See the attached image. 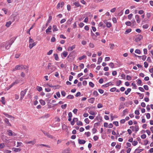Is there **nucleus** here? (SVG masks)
<instances>
[{"label": "nucleus", "mask_w": 153, "mask_h": 153, "mask_svg": "<svg viewBox=\"0 0 153 153\" xmlns=\"http://www.w3.org/2000/svg\"><path fill=\"white\" fill-rule=\"evenodd\" d=\"M26 69H27V71L28 69L27 66L19 65H16L15 68L13 69V71H14L16 70H23Z\"/></svg>", "instance_id": "nucleus-1"}, {"label": "nucleus", "mask_w": 153, "mask_h": 153, "mask_svg": "<svg viewBox=\"0 0 153 153\" xmlns=\"http://www.w3.org/2000/svg\"><path fill=\"white\" fill-rule=\"evenodd\" d=\"M91 32L92 36H95V37L93 38L94 40H97L98 38H99V37H97L98 36H99L100 35V33H99L98 32H96L95 33V34L92 32V30H91Z\"/></svg>", "instance_id": "nucleus-2"}, {"label": "nucleus", "mask_w": 153, "mask_h": 153, "mask_svg": "<svg viewBox=\"0 0 153 153\" xmlns=\"http://www.w3.org/2000/svg\"><path fill=\"white\" fill-rule=\"evenodd\" d=\"M143 38V36L140 35L136 36L135 38V41L137 42L140 41Z\"/></svg>", "instance_id": "nucleus-3"}, {"label": "nucleus", "mask_w": 153, "mask_h": 153, "mask_svg": "<svg viewBox=\"0 0 153 153\" xmlns=\"http://www.w3.org/2000/svg\"><path fill=\"white\" fill-rule=\"evenodd\" d=\"M7 132L8 133V135L9 136H16V134L14 132H13L11 130H7Z\"/></svg>", "instance_id": "nucleus-4"}, {"label": "nucleus", "mask_w": 153, "mask_h": 153, "mask_svg": "<svg viewBox=\"0 0 153 153\" xmlns=\"http://www.w3.org/2000/svg\"><path fill=\"white\" fill-rule=\"evenodd\" d=\"M48 69L49 70L50 72V74L52 73L53 71L55 70L56 67L54 65H52L50 67H48Z\"/></svg>", "instance_id": "nucleus-5"}, {"label": "nucleus", "mask_w": 153, "mask_h": 153, "mask_svg": "<svg viewBox=\"0 0 153 153\" xmlns=\"http://www.w3.org/2000/svg\"><path fill=\"white\" fill-rule=\"evenodd\" d=\"M76 47V45H73L71 47H69L68 48V51H71L73 49L75 48Z\"/></svg>", "instance_id": "nucleus-6"}, {"label": "nucleus", "mask_w": 153, "mask_h": 153, "mask_svg": "<svg viewBox=\"0 0 153 153\" xmlns=\"http://www.w3.org/2000/svg\"><path fill=\"white\" fill-rule=\"evenodd\" d=\"M52 29V27L51 26H50L46 30L45 32L46 33L48 34L49 33H51V30Z\"/></svg>", "instance_id": "nucleus-7"}, {"label": "nucleus", "mask_w": 153, "mask_h": 153, "mask_svg": "<svg viewBox=\"0 0 153 153\" xmlns=\"http://www.w3.org/2000/svg\"><path fill=\"white\" fill-rule=\"evenodd\" d=\"M135 18L137 22L138 23H140V19L139 16L138 15H136L135 16Z\"/></svg>", "instance_id": "nucleus-8"}, {"label": "nucleus", "mask_w": 153, "mask_h": 153, "mask_svg": "<svg viewBox=\"0 0 153 153\" xmlns=\"http://www.w3.org/2000/svg\"><path fill=\"white\" fill-rule=\"evenodd\" d=\"M4 121L7 126H11V124L9 123V120L7 118H5L4 119Z\"/></svg>", "instance_id": "nucleus-9"}, {"label": "nucleus", "mask_w": 153, "mask_h": 153, "mask_svg": "<svg viewBox=\"0 0 153 153\" xmlns=\"http://www.w3.org/2000/svg\"><path fill=\"white\" fill-rule=\"evenodd\" d=\"M23 81V79H20V80L19 79H17L16 80L15 82H13V83H14V85H15L16 84H17L18 83H19Z\"/></svg>", "instance_id": "nucleus-10"}, {"label": "nucleus", "mask_w": 153, "mask_h": 153, "mask_svg": "<svg viewBox=\"0 0 153 153\" xmlns=\"http://www.w3.org/2000/svg\"><path fill=\"white\" fill-rule=\"evenodd\" d=\"M36 142L35 140L30 141L28 142L26 141H25V143L26 144H31L32 145H34L35 143Z\"/></svg>", "instance_id": "nucleus-11"}, {"label": "nucleus", "mask_w": 153, "mask_h": 153, "mask_svg": "<svg viewBox=\"0 0 153 153\" xmlns=\"http://www.w3.org/2000/svg\"><path fill=\"white\" fill-rule=\"evenodd\" d=\"M78 121V119L77 118H74V119L72 120V121L71 122V124L72 126L74 125L75 123V122Z\"/></svg>", "instance_id": "nucleus-12"}, {"label": "nucleus", "mask_w": 153, "mask_h": 153, "mask_svg": "<svg viewBox=\"0 0 153 153\" xmlns=\"http://www.w3.org/2000/svg\"><path fill=\"white\" fill-rule=\"evenodd\" d=\"M78 143L80 144H84L85 143V141L83 140L79 139L78 140Z\"/></svg>", "instance_id": "nucleus-13"}, {"label": "nucleus", "mask_w": 153, "mask_h": 153, "mask_svg": "<svg viewBox=\"0 0 153 153\" xmlns=\"http://www.w3.org/2000/svg\"><path fill=\"white\" fill-rule=\"evenodd\" d=\"M27 89H25L24 91H22L20 93L21 96H24L27 91Z\"/></svg>", "instance_id": "nucleus-14"}, {"label": "nucleus", "mask_w": 153, "mask_h": 153, "mask_svg": "<svg viewBox=\"0 0 153 153\" xmlns=\"http://www.w3.org/2000/svg\"><path fill=\"white\" fill-rule=\"evenodd\" d=\"M36 45V42H33L32 43H30L29 45V48L30 49H31L33 47L35 46Z\"/></svg>", "instance_id": "nucleus-15"}, {"label": "nucleus", "mask_w": 153, "mask_h": 153, "mask_svg": "<svg viewBox=\"0 0 153 153\" xmlns=\"http://www.w3.org/2000/svg\"><path fill=\"white\" fill-rule=\"evenodd\" d=\"M70 151V149H68L62 151V153H71Z\"/></svg>", "instance_id": "nucleus-16"}, {"label": "nucleus", "mask_w": 153, "mask_h": 153, "mask_svg": "<svg viewBox=\"0 0 153 153\" xmlns=\"http://www.w3.org/2000/svg\"><path fill=\"white\" fill-rule=\"evenodd\" d=\"M143 150V149H137L135 150L134 153H140Z\"/></svg>", "instance_id": "nucleus-17"}, {"label": "nucleus", "mask_w": 153, "mask_h": 153, "mask_svg": "<svg viewBox=\"0 0 153 153\" xmlns=\"http://www.w3.org/2000/svg\"><path fill=\"white\" fill-rule=\"evenodd\" d=\"M95 100V98L94 97L91 98L88 100V102L91 103H93Z\"/></svg>", "instance_id": "nucleus-18"}, {"label": "nucleus", "mask_w": 153, "mask_h": 153, "mask_svg": "<svg viewBox=\"0 0 153 153\" xmlns=\"http://www.w3.org/2000/svg\"><path fill=\"white\" fill-rule=\"evenodd\" d=\"M3 114H4L8 118H13V119H14V117H13V116L8 114H7L6 113H4Z\"/></svg>", "instance_id": "nucleus-19"}, {"label": "nucleus", "mask_w": 153, "mask_h": 153, "mask_svg": "<svg viewBox=\"0 0 153 153\" xmlns=\"http://www.w3.org/2000/svg\"><path fill=\"white\" fill-rule=\"evenodd\" d=\"M13 151H14L15 152H20L21 150V149L20 148H13Z\"/></svg>", "instance_id": "nucleus-20"}, {"label": "nucleus", "mask_w": 153, "mask_h": 153, "mask_svg": "<svg viewBox=\"0 0 153 153\" xmlns=\"http://www.w3.org/2000/svg\"><path fill=\"white\" fill-rule=\"evenodd\" d=\"M58 29L57 28V26L56 25H53V32L57 31Z\"/></svg>", "instance_id": "nucleus-21"}, {"label": "nucleus", "mask_w": 153, "mask_h": 153, "mask_svg": "<svg viewBox=\"0 0 153 153\" xmlns=\"http://www.w3.org/2000/svg\"><path fill=\"white\" fill-rule=\"evenodd\" d=\"M131 91V89L130 88H128L127 90L125 92V94L126 95H128L129 93Z\"/></svg>", "instance_id": "nucleus-22"}, {"label": "nucleus", "mask_w": 153, "mask_h": 153, "mask_svg": "<svg viewBox=\"0 0 153 153\" xmlns=\"http://www.w3.org/2000/svg\"><path fill=\"white\" fill-rule=\"evenodd\" d=\"M73 19L71 18L69 19L67 22V23L68 25H70Z\"/></svg>", "instance_id": "nucleus-23"}, {"label": "nucleus", "mask_w": 153, "mask_h": 153, "mask_svg": "<svg viewBox=\"0 0 153 153\" xmlns=\"http://www.w3.org/2000/svg\"><path fill=\"white\" fill-rule=\"evenodd\" d=\"M12 23V22L10 21H9V22H7L6 23L5 26L7 27H9L10 25Z\"/></svg>", "instance_id": "nucleus-24"}, {"label": "nucleus", "mask_w": 153, "mask_h": 153, "mask_svg": "<svg viewBox=\"0 0 153 153\" xmlns=\"http://www.w3.org/2000/svg\"><path fill=\"white\" fill-rule=\"evenodd\" d=\"M50 115L49 114H46L44 115L42 117V118H47L50 117Z\"/></svg>", "instance_id": "nucleus-25"}, {"label": "nucleus", "mask_w": 153, "mask_h": 153, "mask_svg": "<svg viewBox=\"0 0 153 153\" xmlns=\"http://www.w3.org/2000/svg\"><path fill=\"white\" fill-rule=\"evenodd\" d=\"M53 56L54 57L55 59L57 61L59 59V57L58 56V55L57 53H55L53 54Z\"/></svg>", "instance_id": "nucleus-26"}, {"label": "nucleus", "mask_w": 153, "mask_h": 153, "mask_svg": "<svg viewBox=\"0 0 153 153\" xmlns=\"http://www.w3.org/2000/svg\"><path fill=\"white\" fill-rule=\"evenodd\" d=\"M102 58L101 57H99L98 59L97 64H100V63L102 62Z\"/></svg>", "instance_id": "nucleus-27"}, {"label": "nucleus", "mask_w": 153, "mask_h": 153, "mask_svg": "<svg viewBox=\"0 0 153 153\" xmlns=\"http://www.w3.org/2000/svg\"><path fill=\"white\" fill-rule=\"evenodd\" d=\"M39 102L40 104L42 105H44L45 104V102L42 100H40Z\"/></svg>", "instance_id": "nucleus-28"}, {"label": "nucleus", "mask_w": 153, "mask_h": 153, "mask_svg": "<svg viewBox=\"0 0 153 153\" xmlns=\"http://www.w3.org/2000/svg\"><path fill=\"white\" fill-rule=\"evenodd\" d=\"M5 49H8L9 48L11 45H8V42L7 43L5 44Z\"/></svg>", "instance_id": "nucleus-29"}, {"label": "nucleus", "mask_w": 153, "mask_h": 153, "mask_svg": "<svg viewBox=\"0 0 153 153\" xmlns=\"http://www.w3.org/2000/svg\"><path fill=\"white\" fill-rule=\"evenodd\" d=\"M67 98L69 99H73L74 98V97L73 95H69L67 97Z\"/></svg>", "instance_id": "nucleus-30"}, {"label": "nucleus", "mask_w": 153, "mask_h": 153, "mask_svg": "<svg viewBox=\"0 0 153 153\" xmlns=\"http://www.w3.org/2000/svg\"><path fill=\"white\" fill-rule=\"evenodd\" d=\"M74 4L76 6V7H79L80 6L79 3L78 2H75L74 3Z\"/></svg>", "instance_id": "nucleus-31"}, {"label": "nucleus", "mask_w": 153, "mask_h": 153, "mask_svg": "<svg viewBox=\"0 0 153 153\" xmlns=\"http://www.w3.org/2000/svg\"><path fill=\"white\" fill-rule=\"evenodd\" d=\"M109 65L110 67L112 68H114V65L113 63V62H110L109 64Z\"/></svg>", "instance_id": "nucleus-32"}, {"label": "nucleus", "mask_w": 153, "mask_h": 153, "mask_svg": "<svg viewBox=\"0 0 153 153\" xmlns=\"http://www.w3.org/2000/svg\"><path fill=\"white\" fill-rule=\"evenodd\" d=\"M14 40L13 39H11L8 42V45H11L14 42Z\"/></svg>", "instance_id": "nucleus-33"}, {"label": "nucleus", "mask_w": 153, "mask_h": 153, "mask_svg": "<svg viewBox=\"0 0 153 153\" xmlns=\"http://www.w3.org/2000/svg\"><path fill=\"white\" fill-rule=\"evenodd\" d=\"M14 40L13 39H11L8 42V45H11L14 42Z\"/></svg>", "instance_id": "nucleus-34"}, {"label": "nucleus", "mask_w": 153, "mask_h": 153, "mask_svg": "<svg viewBox=\"0 0 153 153\" xmlns=\"http://www.w3.org/2000/svg\"><path fill=\"white\" fill-rule=\"evenodd\" d=\"M128 112V111L127 109H126L123 111V115L125 116L126 113H127Z\"/></svg>", "instance_id": "nucleus-35"}, {"label": "nucleus", "mask_w": 153, "mask_h": 153, "mask_svg": "<svg viewBox=\"0 0 153 153\" xmlns=\"http://www.w3.org/2000/svg\"><path fill=\"white\" fill-rule=\"evenodd\" d=\"M68 52L65 51H64L62 53V54L64 56V57H66L68 55Z\"/></svg>", "instance_id": "nucleus-36"}, {"label": "nucleus", "mask_w": 153, "mask_h": 153, "mask_svg": "<svg viewBox=\"0 0 153 153\" xmlns=\"http://www.w3.org/2000/svg\"><path fill=\"white\" fill-rule=\"evenodd\" d=\"M99 26L103 28H104L105 27V26L103 25V22H101L99 23Z\"/></svg>", "instance_id": "nucleus-37"}, {"label": "nucleus", "mask_w": 153, "mask_h": 153, "mask_svg": "<svg viewBox=\"0 0 153 153\" xmlns=\"http://www.w3.org/2000/svg\"><path fill=\"white\" fill-rule=\"evenodd\" d=\"M125 24L128 26H130L131 25V23L130 21H127L126 22Z\"/></svg>", "instance_id": "nucleus-38"}, {"label": "nucleus", "mask_w": 153, "mask_h": 153, "mask_svg": "<svg viewBox=\"0 0 153 153\" xmlns=\"http://www.w3.org/2000/svg\"><path fill=\"white\" fill-rule=\"evenodd\" d=\"M106 25L107 27H110L111 26V24L109 22H107Z\"/></svg>", "instance_id": "nucleus-39"}, {"label": "nucleus", "mask_w": 153, "mask_h": 153, "mask_svg": "<svg viewBox=\"0 0 153 153\" xmlns=\"http://www.w3.org/2000/svg\"><path fill=\"white\" fill-rule=\"evenodd\" d=\"M110 82H108L106 83V84L103 85H102V86L104 87H108L109 85H112V84L111 83L110 84H109L110 83Z\"/></svg>", "instance_id": "nucleus-40"}, {"label": "nucleus", "mask_w": 153, "mask_h": 153, "mask_svg": "<svg viewBox=\"0 0 153 153\" xmlns=\"http://www.w3.org/2000/svg\"><path fill=\"white\" fill-rule=\"evenodd\" d=\"M131 31V29H129L127 30L125 32V34H128Z\"/></svg>", "instance_id": "nucleus-41"}, {"label": "nucleus", "mask_w": 153, "mask_h": 153, "mask_svg": "<svg viewBox=\"0 0 153 153\" xmlns=\"http://www.w3.org/2000/svg\"><path fill=\"white\" fill-rule=\"evenodd\" d=\"M116 90V88L115 87H114L113 88H111L110 90V91L111 92H114Z\"/></svg>", "instance_id": "nucleus-42"}, {"label": "nucleus", "mask_w": 153, "mask_h": 153, "mask_svg": "<svg viewBox=\"0 0 153 153\" xmlns=\"http://www.w3.org/2000/svg\"><path fill=\"white\" fill-rule=\"evenodd\" d=\"M134 128H135V131L136 132L137 131L139 130V126L138 125L135 126H134Z\"/></svg>", "instance_id": "nucleus-43"}, {"label": "nucleus", "mask_w": 153, "mask_h": 153, "mask_svg": "<svg viewBox=\"0 0 153 153\" xmlns=\"http://www.w3.org/2000/svg\"><path fill=\"white\" fill-rule=\"evenodd\" d=\"M86 57V56H85V55H83L82 56H81V57H79V58L78 59H79V60H81L82 59H84V58H85Z\"/></svg>", "instance_id": "nucleus-44"}, {"label": "nucleus", "mask_w": 153, "mask_h": 153, "mask_svg": "<svg viewBox=\"0 0 153 153\" xmlns=\"http://www.w3.org/2000/svg\"><path fill=\"white\" fill-rule=\"evenodd\" d=\"M138 142L137 141H134L132 143V144L134 146H135L137 144Z\"/></svg>", "instance_id": "nucleus-45"}, {"label": "nucleus", "mask_w": 153, "mask_h": 153, "mask_svg": "<svg viewBox=\"0 0 153 153\" xmlns=\"http://www.w3.org/2000/svg\"><path fill=\"white\" fill-rule=\"evenodd\" d=\"M77 125L78 126H82L83 125V124L81 121H79L77 122Z\"/></svg>", "instance_id": "nucleus-46"}, {"label": "nucleus", "mask_w": 153, "mask_h": 153, "mask_svg": "<svg viewBox=\"0 0 153 153\" xmlns=\"http://www.w3.org/2000/svg\"><path fill=\"white\" fill-rule=\"evenodd\" d=\"M1 101L2 102V104H5V102L4 100V97H1Z\"/></svg>", "instance_id": "nucleus-47"}, {"label": "nucleus", "mask_w": 153, "mask_h": 153, "mask_svg": "<svg viewBox=\"0 0 153 153\" xmlns=\"http://www.w3.org/2000/svg\"><path fill=\"white\" fill-rule=\"evenodd\" d=\"M89 85L92 88H93L94 86V84L91 82H89Z\"/></svg>", "instance_id": "nucleus-48"}, {"label": "nucleus", "mask_w": 153, "mask_h": 153, "mask_svg": "<svg viewBox=\"0 0 153 153\" xmlns=\"http://www.w3.org/2000/svg\"><path fill=\"white\" fill-rule=\"evenodd\" d=\"M133 16V14L132 13L130 14L128 16V18L130 20Z\"/></svg>", "instance_id": "nucleus-49"}, {"label": "nucleus", "mask_w": 153, "mask_h": 153, "mask_svg": "<svg viewBox=\"0 0 153 153\" xmlns=\"http://www.w3.org/2000/svg\"><path fill=\"white\" fill-rule=\"evenodd\" d=\"M93 95L95 96V97H97V96L99 94L98 93V92H97V91H94V92H93Z\"/></svg>", "instance_id": "nucleus-50"}, {"label": "nucleus", "mask_w": 153, "mask_h": 153, "mask_svg": "<svg viewBox=\"0 0 153 153\" xmlns=\"http://www.w3.org/2000/svg\"><path fill=\"white\" fill-rule=\"evenodd\" d=\"M99 139V137L97 135L94 136L93 137V139L94 141L97 140Z\"/></svg>", "instance_id": "nucleus-51"}, {"label": "nucleus", "mask_w": 153, "mask_h": 153, "mask_svg": "<svg viewBox=\"0 0 153 153\" xmlns=\"http://www.w3.org/2000/svg\"><path fill=\"white\" fill-rule=\"evenodd\" d=\"M135 52L137 54H140L141 53V51L139 49H137L135 50Z\"/></svg>", "instance_id": "nucleus-52"}, {"label": "nucleus", "mask_w": 153, "mask_h": 153, "mask_svg": "<svg viewBox=\"0 0 153 153\" xmlns=\"http://www.w3.org/2000/svg\"><path fill=\"white\" fill-rule=\"evenodd\" d=\"M42 132L43 133V134H44L46 136H48L49 134V133L44 131H42Z\"/></svg>", "instance_id": "nucleus-53"}, {"label": "nucleus", "mask_w": 153, "mask_h": 153, "mask_svg": "<svg viewBox=\"0 0 153 153\" xmlns=\"http://www.w3.org/2000/svg\"><path fill=\"white\" fill-rule=\"evenodd\" d=\"M42 132L43 133V134H44L46 136H48L49 134V133L44 131H42Z\"/></svg>", "instance_id": "nucleus-54"}, {"label": "nucleus", "mask_w": 153, "mask_h": 153, "mask_svg": "<svg viewBox=\"0 0 153 153\" xmlns=\"http://www.w3.org/2000/svg\"><path fill=\"white\" fill-rule=\"evenodd\" d=\"M42 132L43 133V134H44L46 136H48L49 134V133L44 131H42Z\"/></svg>", "instance_id": "nucleus-55"}, {"label": "nucleus", "mask_w": 153, "mask_h": 153, "mask_svg": "<svg viewBox=\"0 0 153 153\" xmlns=\"http://www.w3.org/2000/svg\"><path fill=\"white\" fill-rule=\"evenodd\" d=\"M121 81L120 80H119L117 82L116 85L117 86H119L121 84Z\"/></svg>", "instance_id": "nucleus-56"}, {"label": "nucleus", "mask_w": 153, "mask_h": 153, "mask_svg": "<svg viewBox=\"0 0 153 153\" xmlns=\"http://www.w3.org/2000/svg\"><path fill=\"white\" fill-rule=\"evenodd\" d=\"M126 79L127 80L130 81L131 80V77L129 75H127L126 76Z\"/></svg>", "instance_id": "nucleus-57"}, {"label": "nucleus", "mask_w": 153, "mask_h": 153, "mask_svg": "<svg viewBox=\"0 0 153 153\" xmlns=\"http://www.w3.org/2000/svg\"><path fill=\"white\" fill-rule=\"evenodd\" d=\"M67 105L66 104H65L64 105H62L61 106V107L62 109H65L67 107Z\"/></svg>", "instance_id": "nucleus-58"}, {"label": "nucleus", "mask_w": 153, "mask_h": 153, "mask_svg": "<svg viewBox=\"0 0 153 153\" xmlns=\"http://www.w3.org/2000/svg\"><path fill=\"white\" fill-rule=\"evenodd\" d=\"M113 124L115 125L116 126H119L118 122V121H114L113 122Z\"/></svg>", "instance_id": "nucleus-59"}, {"label": "nucleus", "mask_w": 153, "mask_h": 153, "mask_svg": "<svg viewBox=\"0 0 153 153\" xmlns=\"http://www.w3.org/2000/svg\"><path fill=\"white\" fill-rule=\"evenodd\" d=\"M5 145L4 143L0 144V149H2L4 147Z\"/></svg>", "instance_id": "nucleus-60"}, {"label": "nucleus", "mask_w": 153, "mask_h": 153, "mask_svg": "<svg viewBox=\"0 0 153 153\" xmlns=\"http://www.w3.org/2000/svg\"><path fill=\"white\" fill-rule=\"evenodd\" d=\"M84 121L87 124H89V120L88 118L85 119Z\"/></svg>", "instance_id": "nucleus-61"}, {"label": "nucleus", "mask_w": 153, "mask_h": 153, "mask_svg": "<svg viewBox=\"0 0 153 153\" xmlns=\"http://www.w3.org/2000/svg\"><path fill=\"white\" fill-rule=\"evenodd\" d=\"M131 23L134 26L135 24V21L134 19H132L131 21Z\"/></svg>", "instance_id": "nucleus-62"}, {"label": "nucleus", "mask_w": 153, "mask_h": 153, "mask_svg": "<svg viewBox=\"0 0 153 153\" xmlns=\"http://www.w3.org/2000/svg\"><path fill=\"white\" fill-rule=\"evenodd\" d=\"M53 50H50L47 53V54L48 55H51L53 52Z\"/></svg>", "instance_id": "nucleus-63"}, {"label": "nucleus", "mask_w": 153, "mask_h": 153, "mask_svg": "<svg viewBox=\"0 0 153 153\" xmlns=\"http://www.w3.org/2000/svg\"><path fill=\"white\" fill-rule=\"evenodd\" d=\"M61 94L62 96L63 97H65V96L66 93L64 91H62L61 92Z\"/></svg>", "instance_id": "nucleus-64"}]
</instances>
